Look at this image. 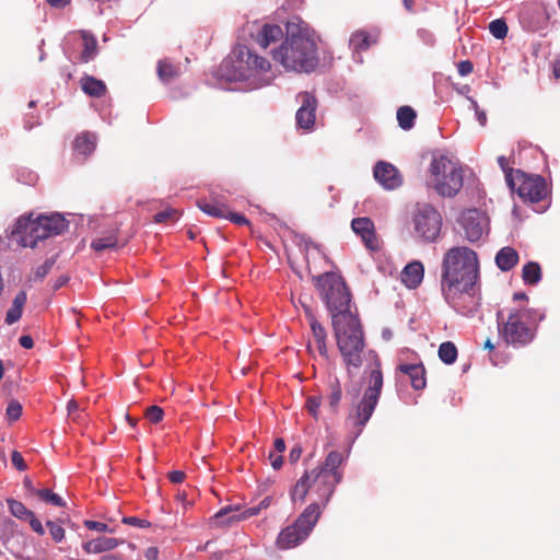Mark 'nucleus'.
I'll return each mask as SVG.
<instances>
[{
  "mask_svg": "<svg viewBox=\"0 0 560 560\" xmlns=\"http://www.w3.org/2000/svg\"><path fill=\"white\" fill-rule=\"evenodd\" d=\"M25 521L30 523L31 528L38 535H44L45 529L42 522L32 513V516H28Z\"/></svg>",
  "mask_w": 560,
  "mask_h": 560,
  "instance_id": "48",
  "label": "nucleus"
},
{
  "mask_svg": "<svg viewBox=\"0 0 560 560\" xmlns=\"http://www.w3.org/2000/svg\"><path fill=\"white\" fill-rule=\"evenodd\" d=\"M457 70L462 77H466L472 72L474 65L469 60H463L457 65Z\"/></svg>",
  "mask_w": 560,
  "mask_h": 560,
  "instance_id": "50",
  "label": "nucleus"
},
{
  "mask_svg": "<svg viewBox=\"0 0 560 560\" xmlns=\"http://www.w3.org/2000/svg\"><path fill=\"white\" fill-rule=\"evenodd\" d=\"M322 504L313 502L307 505L294 522L308 536L322 515Z\"/></svg>",
  "mask_w": 560,
  "mask_h": 560,
  "instance_id": "19",
  "label": "nucleus"
},
{
  "mask_svg": "<svg viewBox=\"0 0 560 560\" xmlns=\"http://www.w3.org/2000/svg\"><path fill=\"white\" fill-rule=\"evenodd\" d=\"M323 402V397L319 395H313L307 397L305 408L307 412L315 419H319V409Z\"/></svg>",
  "mask_w": 560,
  "mask_h": 560,
  "instance_id": "42",
  "label": "nucleus"
},
{
  "mask_svg": "<svg viewBox=\"0 0 560 560\" xmlns=\"http://www.w3.org/2000/svg\"><path fill=\"white\" fill-rule=\"evenodd\" d=\"M237 509L235 508H231V506H228V508H223L221 509L217 514H215V518L220 522V523H225L224 521H222V518L232 513V512H235Z\"/></svg>",
  "mask_w": 560,
  "mask_h": 560,
  "instance_id": "60",
  "label": "nucleus"
},
{
  "mask_svg": "<svg viewBox=\"0 0 560 560\" xmlns=\"http://www.w3.org/2000/svg\"><path fill=\"white\" fill-rule=\"evenodd\" d=\"M84 525H85V527H88L91 530H96V532H107L108 530L107 524L102 523V522L85 521Z\"/></svg>",
  "mask_w": 560,
  "mask_h": 560,
  "instance_id": "52",
  "label": "nucleus"
},
{
  "mask_svg": "<svg viewBox=\"0 0 560 560\" xmlns=\"http://www.w3.org/2000/svg\"><path fill=\"white\" fill-rule=\"evenodd\" d=\"M479 278L477 253L466 246L445 252L441 265V292L444 300L459 312H465L466 300H472Z\"/></svg>",
  "mask_w": 560,
  "mask_h": 560,
  "instance_id": "1",
  "label": "nucleus"
},
{
  "mask_svg": "<svg viewBox=\"0 0 560 560\" xmlns=\"http://www.w3.org/2000/svg\"><path fill=\"white\" fill-rule=\"evenodd\" d=\"M73 151L85 159L88 155L93 153L96 148V137L95 135L83 131L78 135L72 144Z\"/></svg>",
  "mask_w": 560,
  "mask_h": 560,
  "instance_id": "23",
  "label": "nucleus"
},
{
  "mask_svg": "<svg viewBox=\"0 0 560 560\" xmlns=\"http://www.w3.org/2000/svg\"><path fill=\"white\" fill-rule=\"evenodd\" d=\"M508 186L515 191L524 202L537 203L545 200L549 194L546 179L540 175L527 174L521 170L508 174Z\"/></svg>",
  "mask_w": 560,
  "mask_h": 560,
  "instance_id": "11",
  "label": "nucleus"
},
{
  "mask_svg": "<svg viewBox=\"0 0 560 560\" xmlns=\"http://www.w3.org/2000/svg\"><path fill=\"white\" fill-rule=\"evenodd\" d=\"M46 525L49 528V533H50L51 538L56 542H59V541H61L63 539V537H65V529L60 525H58V524H56V523H54L51 521H48L46 523Z\"/></svg>",
  "mask_w": 560,
  "mask_h": 560,
  "instance_id": "46",
  "label": "nucleus"
},
{
  "mask_svg": "<svg viewBox=\"0 0 560 560\" xmlns=\"http://www.w3.org/2000/svg\"><path fill=\"white\" fill-rule=\"evenodd\" d=\"M430 185L443 197L456 196L463 187V170L445 155L434 158L430 164Z\"/></svg>",
  "mask_w": 560,
  "mask_h": 560,
  "instance_id": "10",
  "label": "nucleus"
},
{
  "mask_svg": "<svg viewBox=\"0 0 560 560\" xmlns=\"http://www.w3.org/2000/svg\"><path fill=\"white\" fill-rule=\"evenodd\" d=\"M301 454H302V447L300 445H295L294 447L291 448V451L289 453V460L291 463L298 462L301 457Z\"/></svg>",
  "mask_w": 560,
  "mask_h": 560,
  "instance_id": "57",
  "label": "nucleus"
},
{
  "mask_svg": "<svg viewBox=\"0 0 560 560\" xmlns=\"http://www.w3.org/2000/svg\"><path fill=\"white\" fill-rule=\"evenodd\" d=\"M19 343L21 345V347L25 349H32L34 346L33 338L30 335L21 336L19 339Z\"/></svg>",
  "mask_w": 560,
  "mask_h": 560,
  "instance_id": "59",
  "label": "nucleus"
},
{
  "mask_svg": "<svg viewBox=\"0 0 560 560\" xmlns=\"http://www.w3.org/2000/svg\"><path fill=\"white\" fill-rule=\"evenodd\" d=\"M117 236L115 234H109L93 240L91 247L95 252H102L104 249L114 248L117 245Z\"/></svg>",
  "mask_w": 560,
  "mask_h": 560,
  "instance_id": "36",
  "label": "nucleus"
},
{
  "mask_svg": "<svg viewBox=\"0 0 560 560\" xmlns=\"http://www.w3.org/2000/svg\"><path fill=\"white\" fill-rule=\"evenodd\" d=\"M397 370L409 376L411 386L416 390L423 389L427 385L425 369L422 363L399 364Z\"/></svg>",
  "mask_w": 560,
  "mask_h": 560,
  "instance_id": "20",
  "label": "nucleus"
},
{
  "mask_svg": "<svg viewBox=\"0 0 560 560\" xmlns=\"http://www.w3.org/2000/svg\"><path fill=\"white\" fill-rule=\"evenodd\" d=\"M11 463L20 471H24L27 468L22 454L18 451L12 452Z\"/></svg>",
  "mask_w": 560,
  "mask_h": 560,
  "instance_id": "47",
  "label": "nucleus"
},
{
  "mask_svg": "<svg viewBox=\"0 0 560 560\" xmlns=\"http://www.w3.org/2000/svg\"><path fill=\"white\" fill-rule=\"evenodd\" d=\"M68 228V222L59 213L50 215L33 214L22 215L18 219L13 233L20 235V243L23 247H35L38 241L59 235Z\"/></svg>",
  "mask_w": 560,
  "mask_h": 560,
  "instance_id": "8",
  "label": "nucleus"
},
{
  "mask_svg": "<svg viewBox=\"0 0 560 560\" xmlns=\"http://www.w3.org/2000/svg\"><path fill=\"white\" fill-rule=\"evenodd\" d=\"M270 504H271V498L266 497L265 499H262L260 501L259 505L247 509L240 516H236L235 514H233L231 517H229L226 523H230L234 520L247 518V517L257 515L262 509H267Z\"/></svg>",
  "mask_w": 560,
  "mask_h": 560,
  "instance_id": "38",
  "label": "nucleus"
},
{
  "mask_svg": "<svg viewBox=\"0 0 560 560\" xmlns=\"http://www.w3.org/2000/svg\"><path fill=\"white\" fill-rule=\"evenodd\" d=\"M167 476L173 483H182L186 478V474L183 470L170 471Z\"/></svg>",
  "mask_w": 560,
  "mask_h": 560,
  "instance_id": "55",
  "label": "nucleus"
},
{
  "mask_svg": "<svg viewBox=\"0 0 560 560\" xmlns=\"http://www.w3.org/2000/svg\"><path fill=\"white\" fill-rule=\"evenodd\" d=\"M318 294L331 316V323L341 317L358 316L351 311V293L342 276L336 272H325L313 277Z\"/></svg>",
  "mask_w": 560,
  "mask_h": 560,
  "instance_id": "6",
  "label": "nucleus"
},
{
  "mask_svg": "<svg viewBox=\"0 0 560 560\" xmlns=\"http://www.w3.org/2000/svg\"><path fill=\"white\" fill-rule=\"evenodd\" d=\"M271 70V63L246 46H236L230 59L221 66L222 75L228 81H248Z\"/></svg>",
  "mask_w": 560,
  "mask_h": 560,
  "instance_id": "7",
  "label": "nucleus"
},
{
  "mask_svg": "<svg viewBox=\"0 0 560 560\" xmlns=\"http://www.w3.org/2000/svg\"><path fill=\"white\" fill-rule=\"evenodd\" d=\"M373 43H375V40H372L365 31H358L353 33L350 38V46L355 51L366 50Z\"/></svg>",
  "mask_w": 560,
  "mask_h": 560,
  "instance_id": "33",
  "label": "nucleus"
},
{
  "mask_svg": "<svg viewBox=\"0 0 560 560\" xmlns=\"http://www.w3.org/2000/svg\"><path fill=\"white\" fill-rule=\"evenodd\" d=\"M156 72L161 81L168 83L179 77L180 68L168 59H162L158 62Z\"/></svg>",
  "mask_w": 560,
  "mask_h": 560,
  "instance_id": "30",
  "label": "nucleus"
},
{
  "mask_svg": "<svg viewBox=\"0 0 560 560\" xmlns=\"http://www.w3.org/2000/svg\"><path fill=\"white\" fill-rule=\"evenodd\" d=\"M306 538V530H302L295 523H293L280 532L277 538V546L280 549L294 548Z\"/></svg>",
  "mask_w": 560,
  "mask_h": 560,
  "instance_id": "17",
  "label": "nucleus"
},
{
  "mask_svg": "<svg viewBox=\"0 0 560 560\" xmlns=\"http://www.w3.org/2000/svg\"><path fill=\"white\" fill-rule=\"evenodd\" d=\"M22 416V405L15 400L12 399L9 401L7 409H5V417L8 421L14 422L19 420Z\"/></svg>",
  "mask_w": 560,
  "mask_h": 560,
  "instance_id": "44",
  "label": "nucleus"
},
{
  "mask_svg": "<svg viewBox=\"0 0 560 560\" xmlns=\"http://www.w3.org/2000/svg\"><path fill=\"white\" fill-rule=\"evenodd\" d=\"M80 84L82 91L92 97H102L106 93L105 83L92 75L82 77Z\"/></svg>",
  "mask_w": 560,
  "mask_h": 560,
  "instance_id": "28",
  "label": "nucleus"
},
{
  "mask_svg": "<svg viewBox=\"0 0 560 560\" xmlns=\"http://www.w3.org/2000/svg\"><path fill=\"white\" fill-rule=\"evenodd\" d=\"M197 206L202 212L213 218H225L229 214L226 202L214 194H211L209 198L199 199Z\"/></svg>",
  "mask_w": 560,
  "mask_h": 560,
  "instance_id": "18",
  "label": "nucleus"
},
{
  "mask_svg": "<svg viewBox=\"0 0 560 560\" xmlns=\"http://www.w3.org/2000/svg\"><path fill=\"white\" fill-rule=\"evenodd\" d=\"M179 218V213L174 208H167L163 211L158 212L154 215V222L155 223H166V222H175Z\"/></svg>",
  "mask_w": 560,
  "mask_h": 560,
  "instance_id": "43",
  "label": "nucleus"
},
{
  "mask_svg": "<svg viewBox=\"0 0 560 560\" xmlns=\"http://www.w3.org/2000/svg\"><path fill=\"white\" fill-rule=\"evenodd\" d=\"M438 353L440 360L445 364H453L457 359V348L452 341L442 342Z\"/></svg>",
  "mask_w": 560,
  "mask_h": 560,
  "instance_id": "34",
  "label": "nucleus"
},
{
  "mask_svg": "<svg viewBox=\"0 0 560 560\" xmlns=\"http://www.w3.org/2000/svg\"><path fill=\"white\" fill-rule=\"evenodd\" d=\"M442 228V215L428 203L418 205L413 214V229L419 238L423 242H434L440 235Z\"/></svg>",
  "mask_w": 560,
  "mask_h": 560,
  "instance_id": "12",
  "label": "nucleus"
},
{
  "mask_svg": "<svg viewBox=\"0 0 560 560\" xmlns=\"http://www.w3.org/2000/svg\"><path fill=\"white\" fill-rule=\"evenodd\" d=\"M518 262V253L510 246L501 248L495 256V264L502 271H510Z\"/></svg>",
  "mask_w": 560,
  "mask_h": 560,
  "instance_id": "26",
  "label": "nucleus"
},
{
  "mask_svg": "<svg viewBox=\"0 0 560 560\" xmlns=\"http://www.w3.org/2000/svg\"><path fill=\"white\" fill-rule=\"evenodd\" d=\"M67 410H68L69 417H71L73 421L79 420V416L75 415L79 410V404L75 400H70L68 402Z\"/></svg>",
  "mask_w": 560,
  "mask_h": 560,
  "instance_id": "56",
  "label": "nucleus"
},
{
  "mask_svg": "<svg viewBox=\"0 0 560 560\" xmlns=\"http://www.w3.org/2000/svg\"><path fill=\"white\" fill-rule=\"evenodd\" d=\"M118 545V539L102 536L84 542L83 549L86 553H101L113 550Z\"/></svg>",
  "mask_w": 560,
  "mask_h": 560,
  "instance_id": "24",
  "label": "nucleus"
},
{
  "mask_svg": "<svg viewBox=\"0 0 560 560\" xmlns=\"http://www.w3.org/2000/svg\"><path fill=\"white\" fill-rule=\"evenodd\" d=\"M329 388L328 405L331 413L336 415L342 396L341 385L338 380H335L330 383Z\"/></svg>",
  "mask_w": 560,
  "mask_h": 560,
  "instance_id": "35",
  "label": "nucleus"
},
{
  "mask_svg": "<svg viewBox=\"0 0 560 560\" xmlns=\"http://www.w3.org/2000/svg\"><path fill=\"white\" fill-rule=\"evenodd\" d=\"M269 460L273 469H280L283 464V457L280 453L270 452Z\"/></svg>",
  "mask_w": 560,
  "mask_h": 560,
  "instance_id": "53",
  "label": "nucleus"
},
{
  "mask_svg": "<svg viewBox=\"0 0 560 560\" xmlns=\"http://www.w3.org/2000/svg\"><path fill=\"white\" fill-rule=\"evenodd\" d=\"M283 35L282 28L279 25L266 24L258 32L256 42L261 48H267L271 43H276Z\"/></svg>",
  "mask_w": 560,
  "mask_h": 560,
  "instance_id": "25",
  "label": "nucleus"
},
{
  "mask_svg": "<svg viewBox=\"0 0 560 560\" xmlns=\"http://www.w3.org/2000/svg\"><path fill=\"white\" fill-rule=\"evenodd\" d=\"M46 1L50 7L61 9V8L67 7L71 0H46Z\"/></svg>",
  "mask_w": 560,
  "mask_h": 560,
  "instance_id": "62",
  "label": "nucleus"
},
{
  "mask_svg": "<svg viewBox=\"0 0 560 560\" xmlns=\"http://www.w3.org/2000/svg\"><path fill=\"white\" fill-rule=\"evenodd\" d=\"M489 31L497 39H503L508 35L509 26L503 19H497L490 22Z\"/></svg>",
  "mask_w": 560,
  "mask_h": 560,
  "instance_id": "39",
  "label": "nucleus"
},
{
  "mask_svg": "<svg viewBox=\"0 0 560 560\" xmlns=\"http://www.w3.org/2000/svg\"><path fill=\"white\" fill-rule=\"evenodd\" d=\"M522 279L526 284H537L541 279V268L539 264L529 261L522 269Z\"/></svg>",
  "mask_w": 560,
  "mask_h": 560,
  "instance_id": "31",
  "label": "nucleus"
},
{
  "mask_svg": "<svg viewBox=\"0 0 560 560\" xmlns=\"http://www.w3.org/2000/svg\"><path fill=\"white\" fill-rule=\"evenodd\" d=\"M373 175L384 189L394 190L402 185L401 174L388 162H377L374 166Z\"/></svg>",
  "mask_w": 560,
  "mask_h": 560,
  "instance_id": "15",
  "label": "nucleus"
},
{
  "mask_svg": "<svg viewBox=\"0 0 560 560\" xmlns=\"http://www.w3.org/2000/svg\"><path fill=\"white\" fill-rule=\"evenodd\" d=\"M499 337L506 346L524 348L536 338L538 325L545 318L533 308L506 307L495 314Z\"/></svg>",
  "mask_w": 560,
  "mask_h": 560,
  "instance_id": "4",
  "label": "nucleus"
},
{
  "mask_svg": "<svg viewBox=\"0 0 560 560\" xmlns=\"http://www.w3.org/2000/svg\"><path fill=\"white\" fill-rule=\"evenodd\" d=\"M301 102L295 118L296 125L301 129L310 130L313 128L316 118L317 100L310 92H302L298 95Z\"/></svg>",
  "mask_w": 560,
  "mask_h": 560,
  "instance_id": "14",
  "label": "nucleus"
},
{
  "mask_svg": "<svg viewBox=\"0 0 560 560\" xmlns=\"http://www.w3.org/2000/svg\"><path fill=\"white\" fill-rule=\"evenodd\" d=\"M353 232L359 235L364 246L371 252L380 249V242L375 233V226L370 218H355L351 222Z\"/></svg>",
  "mask_w": 560,
  "mask_h": 560,
  "instance_id": "16",
  "label": "nucleus"
},
{
  "mask_svg": "<svg viewBox=\"0 0 560 560\" xmlns=\"http://www.w3.org/2000/svg\"><path fill=\"white\" fill-rule=\"evenodd\" d=\"M460 225L467 241L474 243L482 237L487 228V220L481 212L472 209L463 213Z\"/></svg>",
  "mask_w": 560,
  "mask_h": 560,
  "instance_id": "13",
  "label": "nucleus"
},
{
  "mask_svg": "<svg viewBox=\"0 0 560 560\" xmlns=\"http://www.w3.org/2000/svg\"><path fill=\"white\" fill-rule=\"evenodd\" d=\"M122 522L125 524H128V525H131V526H136V527H142V528L150 526V523L148 521L139 518V517H136V516L124 517Z\"/></svg>",
  "mask_w": 560,
  "mask_h": 560,
  "instance_id": "49",
  "label": "nucleus"
},
{
  "mask_svg": "<svg viewBox=\"0 0 560 560\" xmlns=\"http://www.w3.org/2000/svg\"><path fill=\"white\" fill-rule=\"evenodd\" d=\"M332 324L334 335L340 355L348 373L359 370L363 364L365 338L358 316L341 317Z\"/></svg>",
  "mask_w": 560,
  "mask_h": 560,
  "instance_id": "5",
  "label": "nucleus"
},
{
  "mask_svg": "<svg viewBox=\"0 0 560 560\" xmlns=\"http://www.w3.org/2000/svg\"><path fill=\"white\" fill-rule=\"evenodd\" d=\"M35 494L43 501L55 505V506H63V500L55 492L49 489H39L35 491Z\"/></svg>",
  "mask_w": 560,
  "mask_h": 560,
  "instance_id": "40",
  "label": "nucleus"
},
{
  "mask_svg": "<svg viewBox=\"0 0 560 560\" xmlns=\"http://www.w3.org/2000/svg\"><path fill=\"white\" fill-rule=\"evenodd\" d=\"M144 557L148 559V560H158V557H159V549L156 547H149L145 551H144Z\"/></svg>",
  "mask_w": 560,
  "mask_h": 560,
  "instance_id": "61",
  "label": "nucleus"
},
{
  "mask_svg": "<svg viewBox=\"0 0 560 560\" xmlns=\"http://www.w3.org/2000/svg\"><path fill=\"white\" fill-rule=\"evenodd\" d=\"M144 417L149 422L158 424L163 420L164 410L161 407L153 405L147 408Z\"/></svg>",
  "mask_w": 560,
  "mask_h": 560,
  "instance_id": "45",
  "label": "nucleus"
},
{
  "mask_svg": "<svg viewBox=\"0 0 560 560\" xmlns=\"http://www.w3.org/2000/svg\"><path fill=\"white\" fill-rule=\"evenodd\" d=\"M224 219H229L231 222L236 223L238 225L249 224V221L247 220V218L245 215L236 213V212H232L230 210H229L228 217H225Z\"/></svg>",
  "mask_w": 560,
  "mask_h": 560,
  "instance_id": "51",
  "label": "nucleus"
},
{
  "mask_svg": "<svg viewBox=\"0 0 560 560\" xmlns=\"http://www.w3.org/2000/svg\"><path fill=\"white\" fill-rule=\"evenodd\" d=\"M346 455L337 450L330 451L325 460L317 467L306 470L291 489L293 502H304L308 492L317 495L319 504L325 508L332 497L338 483L342 480L340 469Z\"/></svg>",
  "mask_w": 560,
  "mask_h": 560,
  "instance_id": "2",
  "label": "nucleus"
},
{
  "mask_svg": "<svg viewBox=\"0 0 560 560\" xmlns=\"http://www.w3.org/2000/svg\"><path fill=\"white\" fill-rule=\"evenodd\" d=\"M275 453H282L285 450V443L282 439H277L275 441Z\"/></svg>",
  "mask_w": 560,
  "mask_h": 560,
  "instance_id": "64",
  "label": "nucleus"
},
{
  "mask_svg": "<svg viewBox=\"0 0 560 560\" xmlns=\"http://www.w3.org/2000/svg\"><path fill=\"white\" fill-rule=\"evenodd\" d=\"M472 105L476 112L477 119L481 126H485L487 122V115L483 110L479 109L478 104L472 101Z\"/></svg>",
  "mask_w": 560,
  "mask_h": 560,
  "instance_id": "58",
  "label": "nucleus"
},
{
  "mask_svg": "<svg viewBox=\"0 0 560 560\" xmlns=\"http://www.w3.org/2000/svg\"><path fill=\"white\" fill-rule=\"evenodd\" d=\"M55 264L56 257H50L46 259L44 264H42L34 270L31 280L42 281L50 272Z\"/></svg>",
  "mask_w": 560,
  "mask_h": 560,
  "instance_id": "41",
  "label": "nucleus"
},
{
  "mask_svg": "<svg viewBox=\"0 0 560 560\" xmlns=\"http://www.w3.org/2000/svg\"><path fill=\"white\" fill-rule=\"evenodd\" d=\"M370 353L374 359V368L371 370L369 376V385L363 397L358 404L352 406L347 418V422L354 428L357 435L362 432L363 428L371 419L383 388L381 360L374 351H371Z\"/></svg>",
  "mask_w": 560,
  "mask_h": 560,
  "instance_id": "9",
  "label": "nucleus"
},
{
  "mask_svg": "<svg viewBox=\"0 0 560 560\" xmlns=\"http://www.w3.org/2000/svg\"><path fill=\"white\" fill-rule=\"evenodd\" d=\"M317 50L315 39L305 30L289 27L287 38L272 51V57L287 71L310 73L319 63Z\"/></svg>",
  "mask_w": 560,
  "mask_h": 560,
  "instance_id": "3",
  "label": "nucleus"
},
{
  "mask_svg": "<svg viewBox=\"0 0 560 560\" xmlns=\"http://www.w3.org/2000/svg\"><path fill=\"white\" fill-rule=\"evenodd\" d=\"M69 281V277L68 276H60L56 279L55 283H54V290H58L60 289L61 287H63L67 282Z\"/></svg>",
  "mask_w": 560,
  "mask_h": 560,
  "instance_id": "63",
  "label": "nucleus"
},
{
  "mask_svg": "<svg viewBox=\"0 0 560 560\" xmlns=\"http://www.w3.org/2000/svg\"><path fill=\"white\" fill-rule=\"evenodd\" d=\"M27 301V295L25 291H20L13 299L12 305L7 312L5 315V324L12 325L16 323L23 314V308Z\"/></svg>",
  "mask_w": 560,
  "mask_h": 560,
  "instance_id": "27",
  "label": "nucleus"
},
{
  "mask_svg": "<svg viewBox=\"0 0 560 560\" xmlns=\"http://www.w3.org/2000/svg\"><path fill=\"white\" fill-rule=\"evenodd\" d=\"M498 163H499L500 167L502 168V171L504 172L505 180L508 182V174L516 173V170L509 166V160L503 155L498 158Z\"/></svg>",
  "mask_w": 560,
  "mask_h": 560,
  "instance_id": "54",
  "label": "nucleus"
},
{
  "mask_svg": "<svg viewBox=\"0 0 560 560\" xmlns=\"http://www.w3.org/2000/svg\"><path fill=\"white\" fill-rule=\"evenodd\" d=\"M81 38L83 49L80 54V61L88 63L95 58L97 55V40L96 38L86 31H81Z\"/></svg>",
  "mask_w": 560,
  "mask_h": 560,
  "instance_id": "29",
  "label": "nucleus"
},
{
  "mask_svg": "<svg viewBox=\"0 0 560 560\" xmlns=\"http://www.w3.org/2000/svg\"><path fill=\"white\" fill-rule=\"evenodd\" d=\"M8 506L12 515L16 518L25 521L28 516H32V511L28 510L22 502L14 499L8 500Z\"/></svg>",
  "mask_w": 560,
  "mask_h": 560,
  "instance_id": "37",
  "label": "nucleus"
},
{
  "mask_svg": "<svg viewBox=\"0 0 560 560\" xmlns=\"http://www.w3.org/2000/svg\"><path fill=\"white\" fill-rule=\"evenodd\" d=\"M307 318L310 322V326L312 329L313 339L316 343V349L318 353L327 358L328 357V349H327V334L325 328L318 323V320L315 318V316L311 313L307 314Z\"/></svg>",
  "mask_w": 560,
  "mask_h": 560,
  "instance_id": "22",
  "label": "nucleus"
},
{
  "mask_svg": "<svg viewBox=\"0 0 560 560\" xmlns=\"http://www.w3.org/2000/svg\"><path fill=\"white\" fill-rule=\"evenodd\" d=\"M416 117L417 114L415 109L410 106H401L397 110V120L399 127L405 130H408L413 127Z\"/></svg>",
  "mask_w": 560,
  "mask_h": 560,
  "instance_id": "32",
  "label": "nucleus"
},
{
  "mask_svg": "<svg viewBox=\"0 0 560 560\" xmlns=\"http://www.w3.org/2000/svg\"><path fill=\"white\" fill-rule=\"evenodd\" d=\"M424 267L420 261L409 262L401 271V282L409 289H416L422 282Z\"/></svg>",
  "mask_w": 560,
  "mask_h": 560,
  "instance_id": "21",
  "label": "nucleus"
}]
</instances>
